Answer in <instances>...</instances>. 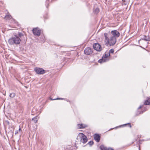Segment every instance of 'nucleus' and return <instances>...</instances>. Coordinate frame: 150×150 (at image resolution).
I'll return each mask as SVG.
<instances>
[{"instance_id": "18", "label": "nucleus", "mask_w": 150, "mask_h": 150, "mask_svg": "<svg viewBox=\"0 0 150 150\" xmlns=\"http://www.w3.org/2000/svg\"><path fill=\"white\" fill-rule=\"evenodd\" d=\"M16 96V94L14 93H12L10 94L9 96L10 98H13Z\"/></svg>"}, {"instance_id": "12", "label": "nucleus", "mask_w": 150, "mask_h": 150, "mask_svg": "<svg viewBox=\"0 0 150 150\" xmlns=\"http://www.w3.org/2000/svg\"><path fill=\"white\" fill-rule=\"evenodd\" d=\"M100 147L101 150H114L112 148H107L103 145H100Z\"/></svg>"}, {"instance_id": "26", "label": "nucleus", "mask_w": 150, "mask_h": 150, "mask_svg": "<svg viewBox=\"0 0 150 150\" xmlns=\"http://www.w3.org/2000/svg\"><path fill=\"white\" fill-rule=\"evenodd\" d=\"M124 1V0H122V1Z\"/></svg>"}, {"instance_id": "2", "label": "nucleus", "mask_w": 150, "mask_h": 150, "mask_svg": "<svg viewBox=\"0 0 150 150\" xmlns=\"http://www.w3.org/2000/svg\"><path fill=\"white\" fill-rule=\"evenodd\" d=\"M114 52V50L113 49H110L109 52L106 53L102 57V59H99L98 62L100 63H102L108 61L109 60V58L108 57L110 56V53H113Z\"/></svg>"}, {"instance_id": "6", "label": "nucleus", "mask_w": 150, "mask_h": 150, "mask_svg": "<svg viewBox=\"0 0 150 150\" xmlns=\"http://www.w3.org/2000/svg\"><path fill=\"white\" fill-rule=\"evenodd\" d=\"M111 34H112V36H111L116 39L119 37L120 35V33L116 30H114L112 31L111 32Z\"/></svg>"}, {"instance_id": "17", "label": "nucleus", "mask_w": 150, "mask_h": 150, "mask_svg": "<svg viewBox=\"0 0 150 150\" xmlns=\"http://www.w3.org/2000/svg\"><path fill=\"white\" fill-rule=\"evenodd\" d=\"M38 120V118L37 117H35L32 119V121H33L35 123L37 122Z\"/></svg>"}, {"instance_id": "5", "label": "nucleus", "mask_w": 150, "mask_h": 150, "mask_svg": "<svg viewBox=\"0 0 150 150\" xmlns=\"http://www.w3.org/2000/svg\"><path fill=\"white\" fill-rule=\"evenodd\" d=\"M34 70L35 72L39 74H42L45 73V71L42 68L36 67Z\"/></svg>"}, {"instance_id": "13", "label": "nucleus", "mask_w": 150, "mask_h": 150, "mask_svg": "<svg viewBox=\"0 0 150 150\" xmlns=\"http://www.w3.org/2000/svg\"><path fill=\"white\" fill-rule=\"evenodd\" d=\"M142 39L145 41H150V36L144 35L142 38Z\"/></svg>"}, {"instance_id": "10", "label": "nucleus", "mask_w": 150, "mask_h": 150, "mask_svg": "<svg viewBox=\"0 0 150 150\" xmlns=\"http://www.w3.org/2000/svg\"><path fill=\"white\" fill-rule=\"evenodd\" d=\"M94 139L97 142H99L100 141V136L98 134H95L93 135Z\"/></svg>"}, {"instance_id": "15", "label": "nucleus", "mask_w": 150, "mask_h": 150, "mask_svg": "<svg viewBox=\"0 0 150 150\" xmlns=\"http://www.w3.org/2000/svg\"><path fill=\"white\" fill-rule=\"evenodd\" d=\"M12 18L10 14L6 15L4 17V19L6 20H8Z\"/></svg>"}, {"instance_id": "20", "label": "nucleus", "mask_w": 150, "mask_h": 150, "mask_svg": "<svg viewBox=\"0 0 150 150\" xmlns=\"http://www.w3.org/2000/svg\"><path fill=\"white\" fill-rule=\"evenodd\" d=\"M94 12L96 14L98 13L99 12V10L98 8H96L94 10Z\"/></svg>"}, {"instance_id": "14", "label": "nucleus", "mask_w": 150, "mask_h": 150, "mask_svg": "<svg viewBox=\"0 0 150 150\" xmlns=\"http://www.w3.org/2000/svg\"><path fill=\"white\" fill-rule=\"evenodd\" d=\"M18 35L20 38V39H21V40H25L24 34L23 33H19Z\"/></svg>"}, {"instance_id": "9", "label": "nucleus", "mask_w": 150, "mask_h": 150, "mask_svg": "<svg viewBox=\"0 0 150 150\" xmlns=\"http://www.w3.org/2000/svg\"><path fill=\"white\" fill-rule=\"evenodd\" d=\"M93 53L92 49L90 47H87L84 50V53L87 55H89Z\"/></svg>"}, {"instance_id": "11", "label": "nucleus", "mask_w": 150, "mask_h": 150, "mask_svg": "<svg viewBox=\"0 0 150 150\" xmlns=\"http://www.w3.org/2000/svg\"><path fill=\"white\" fill-rule=\"evenodd\" d=\"M77 126L79 129L84 128L88 127L86 125L83 124H78Z\"/></svg>"}, {"instance_id": "21", "label": "nucleus", "mask_w": 150, "mask_h": 150, "mask_svg": "<svg viewBox=\"0 0 150 150\" xmlns=\"http://www.w3.org/2000/svg\"><path fill=\"white\" fill-rule=\"evenodd\" d=\"M93 142L92 141H91L90 142H89L87 144H89L90 146H91L93 144Z\"/></svg>"}, {"instance_id": "24", "label": "nucleus", "mask_w": 150, "mask_h": 150, "mask_svg": "<svg viewBox=\"0 0 150 150\" xmlns=\"http://www.w3.org/2000/svg\"><path fill=\"white\" fill-rule=\"evenodd\" d=\"M146 110H145L144 111H141V112H140L139 113V114H138V115H139V114H142L143 113V112H144V111H145Z\"/></svg>"}, {"instance_id": "4", "label": "nucleus", "mask_w": 150, "mask_h": 150, "mask_svg": "<svg viewBox=\"0 0 150 150\" xmlns=\"http://www.w3.org/2000/svg\"><path fill=\"white\" fill-rule=\"evenodd\" d=\"M80 138L81 142L83 144L86 143L87 141V137L83 133H80L77 136V138Z\"/></svg>"}, {"instance_id": "3", "label": "nucleus", "mask_w": 150, "mask_h": 150, "mask_svg": "<svg viewBox=\"0 0 150 150\" xmlns=\"http://www.w3.org/2000/svg\"><path fill=\"white\" fill-rule=\"evenodd\" d=\"M21 41V40L18 36L14 35L13 37L10 38L8 41V42L10 45L19 44Z\"/></svg>"}, {"instance_id": "1", "label": "nucleus", "mask_w": 150, "mask_h": 150, "mask_svg": "<svg viewBox=\"0 0 150 150\" xmlns=\"http://www.w3.org/2000/svg\"><path fill=\"white\" fill-rule=\"evenodd\" d=\"M109 35L107 33H105L104 35L105 37V45L106 46L108 45L111 46L115 45L116 42V39L110 36L109 38Z\"/></svg>"}, {"instance_id": "16", "label": "nucleus", "mask_w": 150, "mask_h": 150, "mask_svg": "<svg viewBox=\"0 0 150 150\" xmlns=\"http://www.w3.org/2000/svg\"><path fill=\"white\" fill-rule=\"evenodd\" d=\"M144 104L145 105H150V98L146 100L144 102Z\"/></svg>"}, {"instance_id": "23", "label": "nucleus", "mask_w": 150, "mask_h": 150, "mask_svg": "<svg viewBox=\"0 0 150 150\" xmlns=\"http://www.w3.org/2000/svg\"><path fill=\"white\" fill-rule=\"evenodd\" d=\"M127 125H129V127H130L131 128L132 127V126H131V124H130V123H127V124H124V125H123V126H125Z\"/></svg>"}, {"instance_id": "8", "label": "nucleus", "mask_w": 150, "mask_h": 150, "mask_svg": "<svg viewBox=\"0 0 150 150\" xmlns=\"http://www.w3.org/2000/svg\"><path fill=\"white\" fill-rule=\"evenodd\" d=\"M93 48L94 49L97 51L100 52L102 50V48L101 46L98 43H95L93 45Z\"/></svg>"}, {"instance_id": "19", "label": "nucleus", "mask_w": 150, "mask_h": 150, "mask_svg": "<svg viewBox=\"0 0 150 150\" xmlns=\"http://www.w3.org/2000/svg\"><path fill=\"white\" fill-rule=\"evenodd\" d=\"M49 99L50 100H63V99H64L63 98H56L53 99L51 97H50Z\"/></svg>"}, {"instance_id": "7", "label": "nucleus", "mask_w": 150, "mask_h": 150, "mask_svg": "<svg viewBox=\"0 0 150 150\" xmlns=\"http://www.w3.org/2000/svg\"><path fill=\"white\" fill-rule=\"evenodd\" d=\"M41 30L40 29L38 28H34L33 29V32L35 35L38 36H40L41 34Z\"/></svg>"}, {"instance_id": "25", "label": "nucleus", "mask_w": 150, "mask_h": 150, "mask_svg": "<svg viewBox=\"0 0 150 150\" xmlns=\"http://www.w3.org/2000/svg\"><path fill=\"white\" fill-rule=\"evenodd\" d=\"M142 107V106H140L138 108V109H140Z\"/></svg>"}, {"instance_id": "22", "label": "nucleus", "mask_w": 150, "mask_h": 150, "mask_svg": "<svg viewBox=\"0 0 150 150\" xmlns=\"http://www.w3.org/2000/svg\"><path fill=\"white\" fill-rule=\"evenodd\" d=\"M21 131V128H19V130H18H18H17V131H15V134H17L18 133V131L20 132Z\"/></svg>"}]
</instances>
